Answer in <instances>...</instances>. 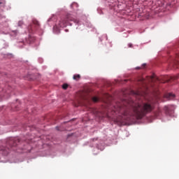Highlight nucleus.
<instances>
[{
  "label": "nucleus",
  "mask_w": 179,
  "mask_h": 179,
  "mask_svg": "<svg viewBox=\"0 0 179 179\" xmlns=\"http://www.w3.org/2000/svg\"><path fill=\"white\" fill-rule=\"evenodd\" d=\"M155 110V103L148 101L142 103H137L134 101H123L117 102L111 110L113 115L120 117H135L137 120H142L143 117L148 115Z\"/></svg>",
  "instance_id": "1"
},
{
  "label": "nucleus",
  "mask_w": 179,
  "mask_h": 179,
  "mask_svg": "<svg viewBox=\"0 0 179 179\" xmlns=\"http://www.w3.org/2000/svg\"><path fill=\"white\" fill-rule=\"evenodd\" d=\"M69 22H76L75 18L72 17V15L71 14H68L66 16L62 17L59 26V27H66V25Z\"/></svg>",
  "instance_id": "2"
},
{
  "label": "nucleus",
  "mask_w": 179,
  "mask_h": 179,
  "mask_svg": "<svg viewBox=\"0 0 179 179\" xmlns=\"http://www.w3.org/2000/svg\"><path fill=\"white\" fill-rule=\"evenodd\" d=\"M36 41V38L34 36H32L31 35H29L28 38L26 39V41L28 44H31V43H34Z\"/></svg>",
  "instance_id": "3"
},
{
  "label": "nucleus",
  "mask_w": 179,
  "mask_h": 179,
  "mask_svg": "<svg viewBox=\"0 0 179 179\" xmlns=\"http://www.w3.org/2000/svg\"><path fill=\"white\" fill-rule=\"evenodd\" d=\"M164 97L166 99H168V100H173V99L176 97V95L174 94L168 93L165 94Z\"/></svg>",
  "instance_id": "4"
},
{
  "label": "nucleus",
  "mask_w": 179,
  "mask_h": 179,
  "mask_svg": "<svg viewBox=\"0 0 179 179\" xmlns=\"http://www.w3.org/2000/svg\"><path fill=\"white\" fill-rule=\"evenodd\" d=\"M8 145L10 148H13L16 146L17 144L16 143V142H15V141L10 140V141H8Z\"/></svg>",
  "instance_id": "5"
},
{
  "label": "nucleus",
  "mask_w": 179,
  "mask_h": 179,
  "mask_svg": "<svg viewBox=\"0 0 179 179\" xmlns=\"http://www.w3.org/2000/svg\"><path fill=\"white\" fill-rule=\"evenodd\" d=\"M0 150H2L3 152H6V153H9V148H5L0 145Z\"/></svg>",
  "instance_id": "6"
},
{
  "label": "nucleus",
  "mask_w": 179,
  "mask_h": 179,
  "mask_svg": "<svg viewBox=\"0 0 179 179\" xmlns=\"http://www.w3.org/2000/svg\"><path fill=\"white\" fill-rule=\"evenodd\" d=\"M33 24L36 26V27H40V22L37 21L36 20H33Z\"/></svg>",
  "instance_id": "7"
},
{
  "label": "nucleus",
  "mask_w": 179,
  "mask_h": 179,
  "mask_svg": "<svg viewBox=\"0 0 179 179\" xmlns=\"http://www.w3.org/2000/svg\"><path fill=\"white\" fill-rule=\"evenodd\" d=\"M164 111L166 113V114H167L168 115H170V108H169V106H165L164 107Z\"/></svg>",
  "instance_id": "8"
},
{
  "label": "nucleus",
  "mask_w": 179,
  "mask_h": 179,
  "mask_svg": "<svg viewBox=\"0 0 179 179\" xmlns=\"http://www.w3.org/2000/svg\"><path fill=\"white\" fill-rule=\"evenodd\" d=\"M73 79L74 80H79V79H80V75H79V74L74 75L73 77Z\"/></svg>",
  "instance_id": "9"
},
{
  "label": "nucleus",
  "mask_w": 179,
  "mask_h": 179,
  "mask_svg": "<svg viewBox=\"0 0 179 179\" xmlns=\"http://www.w3.org/2000/svg\"><path fill=\"white\" fill-rule=\"evenodd\" d=\"M34 28H33V25H30L29 27H28V31L29 33H33L34 31Z\"/></svg>",
  "instance_id": "10"
},
{
  "label": "nucleus",
  "mask_w": 179,
  "mask_h": 179,
  "mask_svg": "<svg viewBox=\"0 0 179 179\" xmlns=\"http://www.w3.org/2000/svg\"><path fill=\"white\" fill-rule=\"evenodd\" d=\"M90 110L94 114V115L97 116L98 112H97V110H96V109L91 108Z\"/></svg>",
  "instance_id": "11"
},
{
  "label": "nucleus",
  "mask_w": 179,
  "mask_h": 179,
  "mask_svg": "<svg viewBox=\"0 0 179 179\" xmlns=\"http://www.w3.org/2000/svg\"><path fill=\"white\" fill-rule=\"evenodd\" d=\"M99 98L96 97V96H94L92 98V101H94V103H97V101H99Z\"/></svg>",
  "instance_id": "12"
},
{
  "label": "nucleus",
  "mask_w": 179,
  "mask_h": 179,
  "mask_svg": "<svg viewBox=\"0 0 179 179\" xmlns=\"http://www.w3.org/2000/svg\"><path fill=\"white\" fill-rule=\"evenodd\" d=\"M62 89H64V90H66V89H68V84H64L62 85Z\"/></svg>",
  "instance_id": "13"
},
{
  "label": "nucleus",
  "mask_w": 179,
  "mask_h": 179,
  "mask_svg": "<svg viewBox=\"0 0 179 179\" xmlns=\"http://www.w3.org/2000/svg\"><path fill=\"white\" fill-rule=\"evenodd\" d=\"M22 24H23V22H22V21H20V22H18V25H19V26H22Z\"/></svg>",
  "instance_id": "14"
},
{
  "label": "nucleus",
  "mask_w": 179,
  "mask_h": 179,
  "mask_svg": "<svg viewBox=\"0 0 179 179\" xmlns=\"http://www.w3.org/2000/svg\"><path fill=\"white\" fill-rule=\"evenodd\" d=\"M81 99H83V100H86V98H85V96H83V95H81Z\"/></svg>",
  "instance_id": "15"
},
{
  "label": "nucleus",
  "mask_w": 179,
  "mask_h": 179,
  "mask_svg": "<svg viewBox=\"0 0 179 179\" xmlns=\"http://www.w3.org/2000/svg\"><path fill=\"white\" fill-rule=\"evenodd\" d=\"M141 83H145V80L144 79H141Z\"/></svg>",
  "instance_id": "16"
},
{
  "label": "nucleus",
  "mask_w": 179,
  "mask_h": 179,
  "mask_svg": "<svg viewBox=\"0 0 179 179\" xmlns=\"http://www.w3.org/2000/svg\"><path fill=\"white\" fill-rule=\"evenodd\" d=\"M146 66V64H143V65H142V68H145Z\"/></svg>",
  "instance_id": "17"
},
{
  "label": "nucleus",
  "mask_w": 179,
  "mask_h": 179,
  "mask_svg": "<svg viewBox=\"0 0 179 179\" xmlns=\"http://www.w3.org/2000/svg\"><path fill=\"white\" fill-rule=\"evenodd\" d=\"M172 79H178V77H172Z\"/></svg>",
  "instance_id": "18"
},
{
  "label": "nucleus",
  "mask_w": 179,
  "mask_h": 179,
  "mask_svg": "<svg viewBox=\"0 0 179 179\" xmlns=\"http://www.w3.org/2000/svg\"><path fill=\"white\" fill-rule=\"evenodd\" d=\"M129 47H132V44H131V43H129Z\"/></svg>",
  "instance_id": "19"
},
{
  "label": "nucleus",
  "mask_w": 179,
  "mask_h": 179,
  "mask_svg": "<svg viewBox=\"0 0 179 179\" xmlns=\"http://www.w3.org/2000/svg\"><path fill=\"white\" fill-rule=\"evenodd\" d=\"M136 69H141V67H136Z\"/></svg>",
  "instance_id": "20"
},
{
  "label": "nucleus",
  "mask_w": 179,
  "mask_h": 179,
  "mask_svg": "<svg viewBox=\"0 0 179 179\" xmlns=\"http://www.w3.org/2000/svg\"><path fill=\"white\" fill-rule=\"evenodd\" d=\"M106 96H107L108 97H110V94H107Z\"/></svg>",
  "instance_id": "21"
},
{
  "label": "nucleus",
  "mask_w": 179,
  "mask_h": 179,
  "mask_svg": "<svg viewBox=\"0 0 179 179\" xmlns=\"http://www.w3.org/2000/svg\"><path fill=\"white\" fill-rule=\"evenodd\" d=\"M155 115H157H157H159V114L156 113Z\"/></svg>",
  "instance_id": "22"
},
{
  "label": "nucleus",
  "mask_w": 179,
  "mask_h": 179,
  "mask_svg": "<svg viewBox=\"0 0 179 179\" xmlns=\"http://www.w3.org/2000/svg\"><path fill=\"white\" fill-rule=\"evenodd\" d=\"M57 128V131H59V129H58V127H56Z\"/></svg>",
  "instance_id": "23"
},
{
  "label": "nucleus",
  "mask_w": 179,
  "mask_h": 179,
  "mask_svg": "<svg viewBox=\"0 0 179 179\" xmlns=\"http://www.w3.org/2000/svg\"><path fill=\"white\" fill-rule=\"evenodd\" d=\"M1 3H2V2H0V4H1Z\"/></svg>",
  "instance_id": "24"
},
{
  "label": "nucleus",
  "mask_w": 179,
  "mask_h": 179,
  "mask_svg": "<svg viewBox=\"0 0 179 179\" xmlns=\"http://www.w3.org/2000/svg\"><path fill=\"white\" fill-rule=\"evenodd\" d=\"M137 94H139V93H137Z\"/></svg>",
  "instance_id": "25"
}]
</instances>
